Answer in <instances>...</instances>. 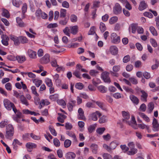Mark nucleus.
Here are the masks:
<instances>
[{
	"label": "nucleus",
	"instance_id": "f257e3e1",
	"mask_svg": "<svg viewBox=\"0 0 159 159\" xmlns=\"http://www.w3.org/2000/svg\"><path fill=\"white\" fill-rule=\"evenodd\" d=\"M3 104L5 108L8 110H11V109L14 113H16L17 109L13 103L7 99H5L3 100Z\"/></svg>",
	"mask_w": 159,
	"mask_h": 159
},
{
	"label": "nucleus",
	"instance_id": "f03ea898",
	"mask_svg": "<svg viewBox=\"0 0 159 159\" xmlns=\"http://www.w3.org/2000/svg\"><path fill=\"white\" fill-rule=\"evenodd\" d=\"M14 133V129L13 126L11 124H9L6 128L5 137L7 138L13 136Z\"/></svg>",
	"mask_w": 159,
	"mask_h": 159
},
{
	"label": "nucleus",
	"instance_id": "7ed1b4c3",
	"mask_svg": "<svg viewBox=\"0 0 159 159\" xmlns=\"http://www.w3.org/2000/svg\"><path fill=\"white\" fill-rule=\"evenodd\" d=\"M109 75V73L107 71H104L102 73L101 78L105 82L110 83L111 82Z\"/></svg>",
	"mask_w": 159,
	"mask_h": 159
},
{
	"label": "nucleus",
	"instance_id": "20e7f679",
	"mask_svg": "<svg viewBox=\"0 0 159 159\" xmlns=\"http://www.w3.org/2000/svg\"><path fill=\"white\" fill-rule=\"evenodd\" d=\"M152 130L155 132L158 131L159 130V124L157 120L153 118L152 123Z\"/></svg>",
	"mask_w": 159,
	"mask_h": 159
},
{
	"label": "nucleus",
	"instance_id": "39448f33",
	"mask_svg": "<svg viewBox=\"0 0 159 159\" xmlns=\"http://www.w3.org/2000/svg\"><path fill=\"white\" fill-rule=\"evenodd\" d=\"M118 52V48L116 46H111L109 48V51L106 50V53L108 54L109 53L113 55H116Z\"/></svg>",
	"mask_w": 159,
	"mask_h": 159
},
{
	"label": "nucleus",
	"instance_id": "423d86ee",
	"mask_svg": "<svg viewBox=\"0 0 159 159\" xmlns=\"http://www.w3.org/2000/svg\"><path fill=\"white\" fill-rule=\"evenodd\" d=\"M113 11L115 14L117 15L122 11V8L118 3H116L113 7Z\"/></svg>",
	"mask_w": 159,
	"mask_h": 159
},
{
	"label": "nucleus",
	"instance_id": "0eeeda50",
	"mask_svg": "<svg viewBox=\"0 0 159 159\" xmlns=\"http://www.w3.org/2000/svg\"><path fill=\"white\" fill-rule=\"evenodd\" d=\"M16 116L13 117V119L16 121L17 122H20L21 121V119L22 117V114L19 111H16Z\"/></svg>",
	"mask_w": 159,
	"mask_h": 159
},
{
	"label": "nucleus",
	"instance_id": "6e6552de",
	"mask_svg": "<svg viewBox=\"0 0 159 159\" xmlns=\"http://www.w3.org/2000/svg\"><path fill=\"white\" fill-rule=\"evenodd\" d=\"M79 115H78V119L85 120L86 118L84 115V111L81 108H79L78 110Z\"/></svg>",
	"mask_w": 159,
	"mask_h": 159
},
{
	"label": "nucleus",
	"instance_id": "1a4fd4ad",
	"mask_svg": "<svg viewBox=\"0 0 159 159\" xmlns=\"http://www.w3.org/2000/svg\"><path fill=\"white\" fill-rule=\"evenodd\" d=\"M49 56L48 54H45L44 57L40 60V62L43 64H46L49 62Z\"/></svg>",
	"mask_w": 159,
	"mask_h": 159
},
{
	"label": "nucleus",
	"instance_id": "9d476101",
	"mask_svg": "<svg viewBox=\"0 0 159 159\" xmlns=\"http://www.w3.org/2000/svg\"><path fill=\"white\" fill-rule=\"evenodd\" d=\"M27 53L30 58L33 59H35L36 58L37 53L36 52L29 49L28 50Z\"/></svg>",
	"mask_w": 159,
	"mask_h": 159
},
{
	"label": "nucleus",
	"instance_id": "9b49d317",
	"mask_svg": "<svg viewBox=\"0 0 159 159\" xmlns=\"http://www.w3.org/2000/svg\"><path fill=\"white\" fill-rule=\"evenodd\" d=\"M147 7V5L145 1H142L140 2L138 9L139 11H142L145 9Z\"/></svg>",
	"mask_w": 159,
	"mask_h": 159
},
{
	"label": "nucleus",
	"instance_id": "f8f14e48",
	"mask_svg": "<svg viewBox=\"0 0 159 159\" xmlns=\"http://www.w3.org/2000/svg\"><path fill=\"white\" fill-rule=\"evenodd\" d=\"M66 134L72 138L73 142H77L76 137L73 132L72 131H68L66 132Z\"/></svg>",
	"mask_w": 159,
	"mask_h": 159
},
{
	"label": "nucleus",
	"instance_id": "ddd939ff",
	"mask_svg": "<svg viewBox=\"0 0 159 159\" xmlns=\"http://www.w3.org/2000/svg\"><path fill=\"white\" fill-rule=\"evenodd\" d=\"M97 115L99 117L102 115L101 113L98 111L92 113L91 115V117L92 120L93 121H96L98 120Z\"/></svg>",
	"mask_w": 159,
	"mask_h": 159
},
{
	"label": "nucleus",
	"instance_id": "4468645a",
	"mask_svg": "<svg viewBox=\"0 0 159 159\" xmlns=\"http://www.w3.org/2000/svg\"><path fill=\"white\" fill-rule=\"evenodd\" d=\"M137 25L138 24H132L130 25L129 28V31L131 32L133 34L135 33L137 29Z\"/></svg>",
	"mask_w": 159,
	"mask_h": 159
},
{
	"label": "nucleus",
	"instance_id": "2eb2a0df",
	"mask_svg": "<svg viewBox=\"0 0 159 159\" xmlns=\"http://www.w3.org/2000/svg\"><path fill=\"white\" fill-rule=\"evenodd\" d=\"M95 27H94V26L92 27L91 28L90 30L88 33V34L89 35L93 34V35H94V36L95 38V39L97 40L98 39V37L97 36V34L95 33Z\"/></svg>",
	"mask_w": 159,
	"mask_h": 159
},
{
	"label": "nucleus",
	"instance_id": "dca6fc26",
	"mask_svg": "<svg viewBox=\"0 0 159 159\" xmlns=\"http://www.w3.org/2000/svg\"><path fill=\"white\" fill-rule=\"evenodd\" d=\"M122 114L123 117L124 118V119H123V121L124 122H125L128 123V122L127 120H125V119L128 120L130 118V116L128 112H127L125 111H122Z\"/></svg>",
	"mask_w": 159,
	"mask_h": 159
},
{
	"label": "nucleus",
	"instance_id": "f3484780",
	"mask_svg": "<svg viewBox=\"0 0 159 159\" xmlns=\"http://www.w3.org/2000/svg\"><path fill=\"white\" fill-rule=\"evenodd\" d=\"M50 42L48 40H39L38 44L46 46H48L51 45Z\"/></svg>",
	"mask_w": 159,
	"mask_h": 159
},
{
	"label": "nucleus",
	"instance_id": "a211bd4d",
	"mask_svg": "<svg viewBox=\"0 0 159 159\" xmlns=\"http://www.w3.org/2000/svg\"><path fill=\"white\" fill-rule=\"evenodd\" d=\"M26 146L28 149H30V150H28V151L29 152H31V149L36 148V145L35 143H28L26 144Z\"/></svg>",
	"mask_w": 159,
	"mask_h": 159
},
{
	"label": "nucleus",
	"instance_id": "6ab92c4d",
	"mask_svg": "<svg viewBox=\"0 0 159 159\" xmlns=\"http://www.w3.org/2000/svg\"><path fill=\"white\" fill-rule=\"evenodd\" d=\"M141 92L142 93V95H141V100L143 101L146 102L148 96L147 93L143 90L141 91Z\"/></svg>",
	"mask_w": 159,
	"mask_h": 159
},
{
	"label": "nucleus",
	"instance_id": "aec40b11",
	"mask_svg": "<svg viewBox=\"0 0 159 159\" xmlns=\"http://www.w3.org/2000/svg\"><path fill=\"white\" fill-rule=\"evenodd\" d=\"M75 154L73 152H69L66 153V159H74L75 157Z\"/></svg>",
	"mask_w": 159,
	"mask_h": 159
},
{
	"label": "nucleus",
	"instance_id": "412c9836",
	"mask_svg": "<svg viewBox=\"0 0 159 159\" xmlns=\"http://www.w3.org/2000/svg\"><path fill=\"white\" fill-rule=\"evenodd\" d=\"M20 99L21 102L23 104H24L26 106L29 105V104L27 102V100L23 95H21L20 97Z\"/></svg>",
	"mask_w": 159,
	"mask_h": 159
},
{
	"label": "nucleus",
	"instance_id": "4be33fe9",
	"mask_svg": "<svg viewBox=\"0 0 159 159\" xmlns=\"http://www.w3.org/2000/svg\"><path fill=\"white\" fill-rule=\"evenodd\" d=\"M129 98L133 103L136 105H137L139 102V99L135 96L131 95L129 96Z\"/></svg>",
	"mask_w": 159,
	"mask_h": 159
},
{
	"label": "nucleus",
	"instance_id": "5701e85b",
	"mask_svg": "<svg viewBox=\"0 0 159 159\" xmlns=\"http://www.w3.org/2000/svg\"><path fill=\"white\" fill-rule=\"evenodd\" d=\"M16 59L19 63H22L26 60L25 56H17L16 57Z\"/></svg>",
	"mask_w": 159,
	"mask_h": 159
},
{
	"label": "nucleus",
	"instance_id": "b1692460",
	"mask_svg": "<svg viewBox=\"0 0 159 159\" xmlns=\"http://www.w3.org/2000/svg\"><path fill=\"white\" fill-rule=\"evenodd\" d=\"M70 28V33L73 34H76L78 30V27L77 25H75L73 26H71Z\"/></svg>",
	"mask_w": 159,
	"mask_h": 159
},
{
	"label": "nucleus",
	"instance_id": "393cba45",
	"mask_svg": "<svg viewBox=\"0 0 159 159\" xmlns=\"http://www.w3.org/2000/svg\"><path fill=\"white\" fill-rule=\"evenodd\" d=\"M90 147L93 152L94 154H96L98 149V145L94 143H93L91 145Z\"/></svg>",
	"mask_w": 159,
	"mask_h": 159
},
{
	"label": "nucleus",
	"instance_id": "a878e982",
	"mask_svg": "<svg viewBox=\"0 0 159 159\" xmlns=\"http://www.w3.org/2000/svg\"><path fill=\"white\" fill-rule=\"evenodd\" d=\"M10 38L11 40H26V39L25 37L21 36L18 38L13 35H11Z\"/></svg>",
	"mask_w": 159,
	"mask_h": 159
},
{
	"label": "nucleus",
	"instance_id": "bb28decb",
	"mask_svg": "<svg viewBox=\"0 0 159 159\" xmlns=\"http://www.w3.org/2000/svg\"><path fill=\"white\" fill-rule=\"evenodd\" d=\"M15 45L17 46L20 44H25L27 43L28 40H13Z\"/></svg>",
	"mask_w": 159,
	"mask_h": 159
},
{
	"label": "nucleus",
	"instance_id": "cd10ccee",
	"mask_svg": "<svg viewBox=\"0 0 159 159\" xmlns=\"http://www.w3.org/2000/svg\"><path fill=\"white\" fill-rule=\"evenodd\" d=\"M139 115L143 120L147 122L150 121L149 118L143 113H139Z\"/></svg>",
	"mask_w": 159,
	"mask_h": 159
},
{
	"label": "nucleus",
	"instance_id": "c85d7f7f",
	"mask_svg": "<svg viewBox=\"0 0 159 159\" xmlns=\"http://www.w3.org/2000/svg\"><path fill=\"white\" fill-rule=\"evenodd\" d=\"M98 90L102 93H105L107 91V89L104 86L100 85L98 87Z\"/></svg>",
	"mask_w": 159,
	"mask_h": 159
},
{
	"label": "nucleus",
	"instance_id": "c756f323",
	"mask_svg": "<svg viewBox=\"0 0 159 159\" xmlns=\"http://www.w3.org/2000/svg\"><path fill=\"white\" fill-rule=\"evenodd\" d=\"M111 38L112 40H120V37L118 36L115 33H113L111 34Z\"/></svg>",
	"mask_w": 159,
	"mask_h": 159
},
{
	"label": "nucleus",
	"instance_id": "7c9ffc66",
	"mask_svg": "<svg viewBox=\"0 0 159 159\" xmlns=\"http://www.w3.org/2000/svg\"><path fill=\"white\" fill-rule=\"evenodd\" d=\"M71 144V141L69 139H67L65 140L64 144V147L68 148L70 146Z\"/></svg>",
	"mask_w": 159,
	"mask_h": 159
},
{
	"label": "nucleus",
	"instance_id": "2f4dec72",
	"mask_svg": "<svg viewBox=\"0 0 159 159\" xmlns=\"http://www.w3.org/2000/svg\"><path fill=\"white\" fill-rule=\"evenodd\" d=\"M137 152V150L134 148L130 149V150L128 152V154L129 155H134Z\"/></svg>",
	"mask_w": 159,
	"mask_h": 159
},
{
	"label": "nucleus",
	"instance_id": "473e14b6",
	"mask_svg": "<svg viewBox=\"0 0 159 159\" xmlns=\"http://www.w3.org/2000/svg\"><path fill=\"white\" fill-rule=\"evenodd\" d=\"M16 22L18 23L19 26L22 27H24V24L22 20L19 17H17L16 18Z\"/></svg>",
	"mask_w": 159,
	"mask_h": 159
},
{
	"label": "nucleus",
	"instance_id": "72a5a7b5",
	"mask_svg": "<svg viewBox=\"0 0 159 159\" xmlns=\"http://www.w3.org/2000/svg\"><path fill=\"white\" fill-rule=\"evenodd\" d=\"M118 20L117 17L115 16L111 17L109 20V23L111 24H113L115 23Z\"/></svg>",
	"mask_w": 159,
	"mask_h": 159
},
{
	"label": "nucleus",
	"instance_id": "f704fd0d",
	"mask_svg": "<svg viewBox=\"0 0 159 159\" xmlns=\"http://www.w3.org/2000/svg\"><path fill=\"white\" fill-rule=\"evenodd\" d=\"M33 82L35 84V85L37 87H39L42 83V80L37 79L33 80Z\"/></svg>",
	"mask_w": 159,
	"mask_h": 159
},
{
	"label": "nucleus",
	"instance_id": "c9c22d12",
	"mask_svg": "<svg viewBox=\"0 0 159 159\" xmlns=\"http://www.w3.org/2000/svg\"><path fill=\"white\" fill-rule=\"evenodd\" d=\"M68 19L65 18L64 19H62L60 20L59 23L61 25H66L68 21Z\"/></svg>",
	"mask_w": 159,
	"mask_h": 159
},
{
	"label": "nucleus",
	"instance_id": "e433bc0d",
	"mask_svg": "<svg viewBox=\"0 0 159 159\" xmlns=\"http://www.w3.org/2000/svg\"><path fill=\"white\" fill-rule=\"evenodd\" d=\"M2 15L3 16L7 18H8L10 17V15L8 11L5 9H3L2 10Z\"/></svg>",
	"mask_w": 159,
	"mask_h": 159
},
{
	"label": "nucleus",
	"instance_id": "4c0bfd02",
	"mask_svg": "<svg viewBox=\"0 0 159 159\" xmlns=\"http://www.w3.org/2000/svg\"><path fill=\"white\" fill-rule=\"evenodd\" d=\"M54 145L57 147H59L60 145V143L59 140L57 138H55L53 140Z\"/></svg>",
	"mask_w": 159,
	"mask_h": 159
},
{
	"label": "nucleus",
	"instance_id": "58836bf2",
	"mask_svg": "<svg viewBox=\"0 0 159 159\" xmlns=\"http://www.w3.org/2000/svg\"><path fill=\"white\" fill-rule=\"evenodd\" d=\"M100 29L101 32H103L106 30L105 24L102 22H101L100 24Z\"/></svg>",
	"mask_w": 159,
	"mask_h": 159
},
{
	"label": "nucleus",
	"instance_id": "ea45409f",
	"mask_svg": "<svg viewBox=\"0 0 159 159\" xmlns=\"http://www.w3.org/2000/svg\"><path fill=\"white\" fill-rule=\"evenodd\" d=\"M149 30L151 33L153 35L157 36V31L153 26H150L149 28Z\"/></svg>",
	"mask_w": 159,
	"mask_h": 159
},
{
	"label": "nucleus",
	"instance_id": "a19ab883",
	"mask_svg": "<svg viewBox=\"0 0 159 159\" xmlns=\"http://www.w3.org/2000/svg\"><path fill=\"white\" fill-rule=\"evenodd\" d=\"M75 87L76 89L79 90H81L83 89L84 86L82 83H78L75 84Z\"/></svg>",
	"mask_w": 159,
	"mask_h": 159
},
{
	"label": "nucleus",
	"instance_id": "79ce46f5",
	"mask_svg": "<svg viewBox=\"0 0 159 159\" xmlns=\"http://www.w3.org/2000/svg\"><path fill=\"white\" fill-rule=\"evenodd\" d=\"M154 108V104L153 102L149 103L148 105V108L149 110V112L151 113Z\"/></svg>",
	"mask_w": 159,
	"mask_h": 159
},
{
	"label": "nucleus",
	"instance_id": "37998d69",
	"mask_svg": "<svg viewBox=\"0 0 159 159\" xmlns=\"http://www.w3.org/2000/svg\"><path fill=\"white\" fill-rule=\"evenodd\" d=\"M46 83L47 85L49 87H52V80L49 78H47L45 80Z\"/></svg>",
	"mask_w": 159,
	"mask_h": 159
},
{
	"label": "nucleus",
	"instance_id": "c03bdc74",
	"mask_svg": "<svg viewBox=\"0 0 159 159\" xmlns=\"http://www.w3.org/2000/svg\"><path fill=\"white\" fill-rule=\"evenodd\" d=\"M66 13V11L65 9H61L60 11V17H65Z\"/></svg>",
	"mask_w": 159,
	"mask_h": 159
},
{
	"label": "nucleus",
	"instance_id": "a18cd8bd",
	"mask_svg": "<svg viewBox=\"0 0 159 159\" xmlns=\"http://www.w3.org/2000/svg\"><path fill=\"white\" fill-rule=\"evenodd\" d=\"M98 73V71L94 70H91L89 72V74L92 76H96Z\"/></svg>",
	"mask_w": 159,
	"mask_h": 159
},
{
	"label": "nucleus",
	"instance_id": "49530a36",
	"mask_svg": "<svg viewBox=\"0 0 159 159\" xmlns=\"http://www.w3.org/2000/svg\"><path fill=\"white\" fill-rule=\"evenodd\" d=\"M138 126L142 129L146 128L148 130H149V127L148 125H146L144 124H138Z\"/></svg>",
	"mask_w": 159,
	"mask_h": 159
},
{
	"label": "nucleus",
	"instance_id": "de8ad7c7",
	"mask_svg": "<svg viewBox=\"0 0 159 159\" xmlns=\"http://www.w3.org/2000/svg\"><path fill=\"white\" fill-rule=\"evenodd\" d=\"M31 90L32 93L35 95L36 96L38 97L39 94L36 91V89L35 87L34 86H33L31 87Z\"/></svg>",
	"mask_w": 159,
	"mask_h": 159
},
{
	"label": "nucleus",
	"instance_id": "09e8293b",
	"mask_svg": "<svg viewBox=\"0 0 159 159\" xmlns=\"http://www.w3.org/2000/svg\"><path fill=\"white\" fill-rule=\"evenodd\" d=\"M58 94H54L53 95H50L49 96V98L51 100H52V101H55L58 98Z\"/></svg>",
	"mask_w": 159,
	"mask_h": 159
},
{
	"label": "nucleus",
	"instance_id": "8fccbe9b",
	"mask_svg": "<svg viewBox=\"0 0 159 159\" xmlns=\"http://www.w3.org/2000/svg\"><path fill=\"white\" fill-rule=\"evenodd\" d=\"M106 121V116H103L99 119V122L100 124H102L105 122Z\"/></svg>",
	"mask_w": 159,
	"mask_h": 159
},
{
	"label": "nucleus",
	"instance_id": "3c124183",
	"mask_svg": "<svg viewBox=\"0 0 159 159\" xmlns=\"http://www.w3.org/2000/svg\"><path fill=\"white\" fill-rule=\"evenodd\" d=\"M102 157L104 159H113L111 156L107 153H104L103 154Z\"/></svg>",
	"mask_w": 159,
	"mask_h": 159
},
{
	"label": "nucleus",
	"instance_id": "603ef678",
	"mask_svg": "<svg viewBox=\"0 0 159 159\" xmlns=\"http://www.w3.org/2000/svg\"><path fill=\"white\" fill-rule=\"evenodd\" d=\"M64 33L67 36H70V29H69L68 27H66L63 30Z\"/></svg>",
	"mask_w": 159,
	"mask_h": 159
},
{
	"label": "nucleus",
	"instance_id": "864d4df0",
	"mask_svg": "<svg viewBox=\"0 0 159 159\" xmlns=\"http://www.w3.org/2000/svg\"><path fill=\"white\" fill-rule=\"evenodd\" d=\"M8 123V121L7 120L2 121L0 123V127L1 128H4Z\"/></svg>",
	"mask_w": 159,
	"mask_h": 159
},
{
	"label": "nucleus",
	"instance_id": "5fc2aeb1",
	"mask_svg": "<svg viewBox=\"0 0 159 159\" xmlns=\"http://www.w3.org/2000/svg\"><path fill=\"white\" fill-rule=\"evenodd\" d=\"M105 130V129L104 127L99 128L97 129L96 130L97 132L99 134H102Z\"/></svg>",
	"mask_w": 159,
	"mask_h": 159
},
{
	"label": "nucleus",
	"instance_id": "6e6d98bb",
	"mask_svg": "<svg viewBox=\"0 0 159 159\" xmlns=\"http://www.w3.org/2000/svg\"><path fill=\"white\" fill-rule=\"evenodd\" d=\"M27 9V5L26 3L23 4L22 8V13L24 15Z\"/></svg>",
	"mask_w": 159,
	"mask_h": 159
},
{
	"label": "nucleus",
	"instance_id": "4d7b16f0",
	"mask_svg": "<svg viewBox=\"0 0 159 159\" xmlns=\"http://www.w3.org/2000/svg\"><path fill=\"white\" fill-rule=\"evenodd\" d=\"M5 88L7 90L11 91L12 89V85L10 83H8L5 84Z\"/></svg>",
	"mask_w": 159,
	"mask_h": 159
},
{
	"label": "nucleus",
	"instance_id": "13d9d810",
	"mask_svg": "<svg viewBox=\"0 0 159 159\" xmlns=\"http://www.w3.org/2000/svg\"><path fill=\"white\" fill-rule=\"evenodd\" d=\"M130 60V57L129 55H127L125 56L123 59V62L124 63H127Z\"/></svg>",
	"mask_w": 159,
	"mask_h": 159
},
{
	"label": "nucleus",
	"instance_id": "bf43d9fd",
	"mask_svg": "<svg viewBox=\"0 0 159 159\" xmlns=\"http://www.w3.org/2000/svg\"><path fill=\"white\" fill-rule=\"evenodd\" d=\"M143 14L145 16H147L150 18H152L153 17L152 14L149 12H145Z\"/></svg>",
	"mask_w": 159,
	"mask_h": 159
},
{
	"label": "nucleus",
	"instance_id": "052dcab7",
	"mask_svg": "<svg viewBox=\"0 0 159 159\" xmlns=\"http://www.w3.org/2000/svg\"><path fill=\"white\" fill-rule=\"evenodd\" d=\"M31 137L34 139L38 140L40 139V137L39 136L36 135L33 133L30 134Z\"/></svg>",
	"mask_w": 159,
	"mask_h": 159
},
{
	"label": "nucleus",
	"instance_id": "680f3d73",
	"mask_svg": "<svg viewBox=\"0 0 159 159\" xmlns=\"http://www.w3.org/2000/svg\"><path fill=\"white\" fill-rule=\"evenodd\" d=\"M58 26V25L57 23H51L49 24L47 26V28H56Z\"/></svg>",
	"mask_w": 159,
	"mask_h": 159
},
{
	"label": "nucleus",
	"instance_id": "e2e57ef3",
	"mask_svg": "<svg viewBox=\"0 0 159 159\" xmlns=\"http://www.w3.org/2000/svg\"><path fill=\"white\" fill-rule=\"evenodd\" d=\"M111 150L115 149L117 146V144L115 142H111L110 145Z\"/></svg>",
	"mask_w": 159,
	"mask_h": 159
},
{
	"label": "nucleus",
	"instance_id": "0e129e2a",
	"mask_svg": "<svg viewBox=\"0 0 159 159\" xmlns=\"http://www.w3.org/2000/svg\"><path fill=\"white\" fill-rule=\"evenodd\" d=\"M71 21L73 22H76L77 20V17L75 15H72L70 16Z\"/></svg>",
	"mask_w": 159,
	"mask_h": 159
},
{
	"label": "nucleus",
	"instance_id": "69168bd1",
	"mask_svg": "<svg viewBox=\"0 0 159 159\" xmlns=\"http://www.w3.org/2000/svg\"><path fill=\"white\" fill-rule=\"evenodd\" d=\"M120 69V66L119 65L115 66L112 68V69L114 72H117Z\"/></svg>",
	"mask_w": 159,
	"mask_h": 159
},
{
	"label": "nucleus",
	"instance_id": "338daca9",
	"mask_svg": "<svg viewBox=\"0 0 159 159\" xmlns=\"http://www.w3.org/2000/svg\"><path fill=\"white\" fill-rule=\"evenodd\" d=\"M49 129L52 134L55 136H57V133L54 129H53L52 127H49Z\"/></svg>",
	"mask_w": 159,
	"mask_h": 159
},
{
	"label": "nucleus",
	"instance_id": "774afa93",
	"mask_svg": "<svg viewBox=\"0 0 159 159\" xmlns=\"http://www.w3.org/2000/svg\"><path fill=\"white\" fill-rule=\"evenodd\" d=\"M137 31L139 34H142L143 33V29L141 27H138L137 26V28L136 29Z\"/></svg>",
	"mask_w": 159,
	"mask_h": 159
}]
</instances>
